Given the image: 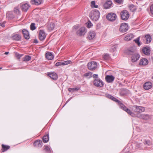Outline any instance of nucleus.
<instances>
[{"label":"nucleus","mask_w":153,"mask_h":153,"mask_svg":"<svg viewBox=\"0 0 153 153\" xmlns=\"http://www.w3.org/2000/svg\"><path fill=\"white\" fill-rule=\"evenodd\" d=\"M35 24L34 23H32L30 25V29L33 30H35L36 28V27L35 26Z\"/></svg>","instance_id":"obj_41"},{"label":"nucleus","mask_w":153,"mask_h":153,"mask_svg":"<svg viewBox=\"0 0 153 153\" xmlns=\"http://www.w3.org/2000/svg\"><path fill=\"white\" fill-rule=\"evenodd\" d=\"M11 39L14 40L20 41L21 39V36L19 34H14L12 35Z\"/></svg>","instance_id":"obj_16"},{"label":"nucleus","mask_w":153,"mask_h":153,"mask_svg":"<svg viewBox=\"0 0 153 153\" xmlns=\"http://www.w3.org/2000/svg\"><path fill=\"white\" fill-rule=\"evenodd\" d=\"M2 68V67H0V70Z\"/></svg>","instance_id":"obj_58"},{"label":"nucleus","mask_w":153,"mask_h":153,"mask_svg":"<svg viewBox=\"0 0 153 153\" xmlns=\"http://www.w3.org/2000/svg\"><path fill=\"white\" fill-rule=\"evenodd\" d=\"M152 60L153 61V58H152Z\"/></svg>","instance_id":"obj_59"},{"label":"nucleus","mask_w":153,"mask_h":153,"mask_svg":"<svg viewBox=\"0 0 153 153\" xmlns=\"http://www.w3.org/2000/svg\"><path fill=\"white\" fill-rule=\"evenodd\" d=\"M129 10L132 12H134L136 10V7L133 4H131L128 7Z\"/></svg>","instance_id":"obj_32"},{"label":"nucleus","mask_w":153,"mask_h":153,"mask_svg":"<svg viewBox=\"0 0 153 153\" xmlns=\"http://www.w3.org/2000/svg\"><path fill=\"white\" fill-rule=\"evenodd\" d=\"M95 4V1H92L91 2V6L92 8H94V6Z\"/></svg>","instance_id":"obj_44"},{"label":"nucleus","mask_w":153,"mask_h":153,"mask_svg":"<svg viewBox=\"0 0 153 153\" xmlns=\"http://www.w3.org/2000/svg\"><path fill=\"white\" fill-rule=\"evenodd\" d=\"M114 1L119 4H121L122 2V0H114Z\"/></svg>","instance_id":"obj_51"},{"label":"nucleus","mask_w":153,"mask_h":153,"mask_svg":"<svg viewBox=\"0 0 153 153\" xmlns=\"http://www.w3.org/2000/svg\"><path fill=\"white\" fill-rule=\"evenodd\" d=\"M55 27V24L54 23L51 22L48 26V30L51 31L53 30Z\"/></svg>","instance_id":"obj_31"},{"label":"nucleus","mask_w":153,"mask_h":153,"mask_svg":"<svg viewBox=\"0 0 153 153\" xmlns=\"http://www.w3.org/2000/svg\"><path fill=\"white\" fill-rule=\"evenodd\" d=\"M134 37L133 34H127L124 38L125 41H129L131 39Z\"/></svg>","instance_id":"obj_26"},{"label":"nucleus","mask_w":153,"mask_h":153,"mask_svg":"<svg viewBox=\"0 0 153 153\" xmlns=\"http://www.w3.org/2000/svg\"><path fill=\"white\" fill-rule=\"evenodd\" d=\"M93 77L94 78H98V75L97 74H94L93 76Z\"/></svg>","instance_id":"obj_53"},{"label":"nucleus","mask_w":153,"mask_h":153,"mask_svg":"<svg viewBox=\"0 0 153 153\" xmlns=\"http://www.w3.org/2000/svg\"><path fill=\"white\" fill-rule=\"evenodd\" d=\"M111 99L113 101L117 102L120 108L126 111L127 113L131 115L132 116H133V113L131 111L130 109L127 108L126 106L122 103L120 101L117 99L113 96H112Z\"/></svg>","instance_id":"obj_2"},{"label":"nucleus","mask_w":153,"mask_h":153,"mask_svg":"<svg viewBox=\"0 0 153 153\" xmlns=\"http://www.w3.org/2000/svg\"><path fill=\"white\" fill-rule=\"evenodd\" d=\"M16 56L19 59H20L22 56V55H20L18 53H16Z\"/></svg>","instance_id":"obj_50"},{"label":"nucleus","mask_w":153,"mask_h":153,"mask_svg":"<svg viewBox=\"0 0 153 153\" xmlns=\"http://www.w3.org/2000/svg\"><path fill=\"white\" fill-rule=\"evenodd\" d=\"M98 7V5H95L94 6V8H97Z\"/></svg>","instance_id":"obj_55"},{"label":"nucleus","mask_w":153,"mask_h":153,"mask_svg":"<svg viewBox=\"0 0 153 153\" xmlns=\"http://www.w3.org/2000/svg\"><path fill=\"white\" fill-rule=\"evenodd\" d=\"M46 56L49 60L52 59L53 57V56L51 52H48L46 53Z\"/></svg>","instance_id":"obj_30"},{"label":"nucleus","mask_w":153,"mask_h":153,"mask_svg":"<svg viewBox=\"0 0 153 153\" xmlns=\"http://www.w3.org/2000/svg\"><path fill=\"white\" fill-rule=\"evenodd\" d=\"M94 85L95 86L98 87H102L104 85L103 82L100 79H96L94 80Z\"/></svg>","instance_id":"obj_7"},{"label":"nucleus","mask_w":153,"mask_h":153,"mask_svg":"<svg viewBox=\"0 0 153 153\" xmlns=\"http://www.w3.org/2000/svg\"><path fill=\"white\" fill-rule=\"evenodd\" d=\"M144 39L146 40L145 44H148L151 41L152 38L151 36L149 34L146 35L144 36L143 37Z\"/></svg>","instance_id":"obj_17"},{"label":"nucleus","mask_w":153,"mask_h":153,"mask_svg":"<svg viewBox=\"0 0 153 153\" xmlns=\"http://www.w3.org/2000/svg\"><path fill=\"white\" fill-rule=\"evenodd\" d=\"M143 114H137V116L139 118L142 119Z\"/></svg>","instance_id":"obj_47"},{"label":"nucleus","mask_w":153,"mask_h":153,"mask_svg":"<svg viewBox=\"0 0 153 153\" xmlns=\"http://www.w3.org/2000/svg\"><path fill=\"white\" fill-rule=\"evenodd\" d=\"M152 87V84L150 82H147L145 83L144 85V88L146 90H148Z\"/></svg>","instance_id":"obj_24"},{"label":"nucleus","mask_w":153,"mask_h":153,"mask_svg":"<svg viewBox=\"0 0 153 153\" xmlns=\"http://www.w3.org/2000/svg\"><path fill=\"white\" fill-rule=\"evenodd\" d=\"M115 79V77L112 75H107L106 76L105 79L106 82L108 83H112L113 82Z\"/></svg>","instance_id":"obj_15"},{"label":"nucleus","mask_w":153,"mask_h":153,"mask_svg":"<svg viewBox=\"0 0 153 153\" xmlns=\"http://www.w3.org/2000/svg\"><path fill=\"white\" fill-rule=\"evenodd\" d=\"M88 68L91 71H94L97 67V63L94 61L89 62L87 65Z\"/></svg>","instance_id":"obj_4"},{"label":"nucleus","mask_w":153,"mask_h":153,"mask_svg":"<svg viewBox=\"0 0 153 153\" xmlns=\"http://www.w3.org/2000/svg\"><path fill=\"white\" fill-rule=\"evenodd\" d=\"M117 47V45H115L112 46L110 49V51L111 52H113L115 51Z\"/></svg>","instance_id":"obj_37"},{"label":"nucleus","mask_w":153,"mask_h":153,"mask_svg":"<svg viewBox=\"0 0 153 153\" xmlns=\"http://www.w3.org/2000/svg\"><path fill=\"white\" fill-rule=\"evenodd\" d=\"M33 42L35 43H38V41L37 39H34V40Z\"/></svg>","instance_id":"obj_54"},{"label":"nucleus","mask_w":153,"mask_h":153,"mask_svg":"<svg viewBox=\"0 0 153 153\" xmlns=\"http://www.w3.org/2000/svg\"><path fill=\"white\" fill-rule=\"evenodd\" d=\"M9 53V52H5V53H4V54H6V55H7V54H8Z\"/></svg>","instance_id":"obj_56"},{"label":"nucleus","mask_w":153,"mask_h":153,"mask_svg":"<svg viewBox=\"0 0 153 153\" xmlns=\"http://www.w3.org/2000/svg\"><path fill=\"white\" fill-rule=\"evenodd\" d=\"M126 53L127 54L132 55L131 60L132 62H136L140 58V55L136 52L134 49H131L128 50L126 51Z\"/></svg>","instance_id":"obj_1"},{"label":"nucleus","mask_w":153,"mask_h":153,"mask_svg":"<svg viewBox=\"0 0 153 153\" xmlns=\"http://www.w3.org/2000/svg\"><path fill=\"white\" fill-rule=\"evenodd\" d=\"M46 35L45 32L43 30H40L39 33V38L41 41L44 40L46 37Z\"/></svg>","instance_id":"obj_13"},{"label":"nucleus","mask_w":153,"mask_h":153,"mask_svg":"<svg viewBox=\"0 0 153 153\" xmlns=\"http://www.w3.org/2000/svg\"><path fill=\"white\" fill-rule=\"evenodd\" d=\"M95 36V32L93 31H91L89 33L88 38L89 39L91 40L94 38Z\"/></svg>","instance_id":"obj_23"},{"label":"nucleus","mask_w":153,"mask_h":153,"mask_svg":"<svg viewBox=\"0 0 153 153\" xmlns=\"http://www.w3.org/2000/svg\"><path fill=\"white\" fill-rule=\"evenodd\" d=\"M142 51L143 52L145 55H150V48L149 47H144L143 48Z\"/></svg>","instance_id":"obj_22"},{"label":"nucleus","mask_w":153,"mask_h":153,"mask_svg":"<svg viewBox=\"0 0 153 153\" xmlns=\"http://www.w3.org/2000/svg\"><path fill=\"white\" fill-rule=\"evenodd\" d=\"M92 25V24L91 22H88L87 25V27L88 28H90Z\"/></svg>","instance_id":"obj_49"},{"label":"nucleus","mask_w":153,"mask_h":153,"mask_svg":"<svg viewBox=\"0 0 153 153\" xmlns=\"http://www.w3.org/2000/svg\"><path fill=\"white\" fill-rule=\"evenodd\" d=\"M103 58L105 60H108L110 59V56L108 54L106 53L103 55Z\"/></svg>","instance_id":"obj_36"},{"label":"nucleus","mask_w":153,"mask_h":153,"mask_svg":"<svg viewBox=\"0 0 153 153\" xmlns=\"http://www.w3.org/2000/svg\"><path fill=\"white\" fill-rule=\"evenodd\" d=\"M78 28V27L77 26H74V28H75L76 29H77Z\"/></svg>","instance_id":"obj_57"},{"label":"nucleus","mask_w":153,"mask_h":153,"mask_svg":"<svg viewBox=\"0 0 153 153\" xmlns=\"http://www.w3.org/2000/svg\"><path fill=\"white\" fill-rule=\"evenodd\" d=\"M33 145L35 147L41 148L42 146L43 143L41 140H38L34 142Z\"/></svg>","instance_id":"obj_11"},{"label":"nucleus","mask_w":153,"mask_h":153,"mask_svg":"<svg viewBox=\"0 0 153 153\" xmlns=\"http://www.w3.org/2000/svg\"><path fill=\"white\" fill-rule=\"evenodd\" d=\"M152 79H153V77H152Z\"/></svg>","instance_id":"obj_60"},{"label":"nucleus","mask_w":153,"mask_h":153,"mask_svg":"<svg viewBox=\"0 0 153 153\" xmlns=\"http://www.w3.org/2000/svg\"><path fill=\"white\" fill-rule=\"evenodd\" d=\"M31 59V57L29 56H26L23 58V61H24L27 62L30 61Z\"/></svg>","instance_id":"obj_33"},{"label":"nucleus","mask_w":153,"mask_h":153,"mask_svg":"<svg viewBox=\"0 0 153 153\" xmlns=\"http://www.w3.org/2000/svg\"><path fill=\"white\" fill-rule=\"evenodd\" d=\"M116 14L113 13H108L106 16V18L109 21L113 22L117 18Z\"/></svg>","instance_id":"obj_5"},{"label":"nucleus","mask_w":153,"mask_h":153,"mask_svg":"<svg viewBox=\"0 0 153 153\" xmlns=\"http://www.w3.org/2000/svg\"><path fill=\"white\" fill-rule=\"evenodd\" d=\"M48 76L52 79L56 80L58 78V76L56 73L54 72H50L48 73Z\"/></svg>","instance_id":"obj_14"},{"label":"nucleus","mask_w":153,"mask_h":153,"mask_svg":"<svg viewBox=\"0 0 153 153\" xmlns=\"http://www.w3.org/2000/svg\"><path fill=\"white\" fill-rule=\"evenodd\" d=\"M42 1V0H31L30 2L32 4L38 5L41 4Z\"/></svg>","instance_id":"obj_27"},{"label":"nucleus","mask_w":153,"mask_h":153,"mask_svg":"<svg viewBox=\"0 0 153 153\" xmlns=\"http://www.w3.org/2000/svg\"><path fill=\"white\" fill-rule=\"evenodd\" d=\"M92 74L91 72L86 73L84 74V76L86 77H89V78H90L92 77Z\"/></svg>","instance_id":"obj_38"},{"label":"nucleus","mask_w":153,"mask_h":153,"mask_svg":"<svg viewBox=\"0 0 153 153\" xmlns=\"http://www.w3.org/2000/svg\"><path fill=\"white\" fill-rule=\"evenodd\" d=\"M150 10L151 13L153 15V4L151 6Z\"/></svg>","instance_id":"obj_48"},{"label":"nucleus","mask_w":153,"mask_h":153,"mask_svg":"<svg viewBox=\"0 0 153 153\" xmlns=\"http://www.w3.org/2000/svg\"><path fill=\"white\" fill-rule=\"evenodd\" d=\"M113 5L112 1L110 0H107L103 4V6L105 9L111 8Z\"/></svg>","instance_id":"obj_12"},{"label":"nucleus","mask_w":153,"mask_h":153,"mask_svg":"<svg viewBox=\"0 0 153 153\" xmlns=\"http://www.w3.org/2000/svg\"><path fill=\"white\" fill-rule=\"evenodd\" d=\"M14 12L17 14H19V11L17 7H15L14 8Z\"/></svg>","instance_id":"obj_43"},{"label":"nucleus","mask_w":153,"mask_h":153,"mask_svg":"<svg viewBox=\"0 0 153 153\" xmlns=\"http://www.w3.org/2000/svg\"><path fill=\"white\" fill-rule=\"evenodd\" d=\"M86 32V28L85 27H82L77 31L76 34L78 35L82 36L84 35Z\"/></svg>","instance_id":"obj_9"},{"label":"nucleus","mask_w":153,"mask_h":153,"mask_svg":"<svg viewBox=\"0 0 153 153\" xmlns=\"http://www.w3.org/2000/svg\"><path fill=\"white\" fill-rule=\"evenodd\" d=\"M43 150L45 152L50 153L53 152L52 150L50 147L47 145H45L44 146Z\"/></svg>","instance_id":"obj_28"},{"label":"nucleus","mask_w":153,"mask_h":153,"mask_svg":"<svg viewBox=\"0 0 153 153\" xmlns=\"http://www.w3.org/2000/svg\"><path fill=\"white\" fill-rule=\"evenodd\" d=\"M150 116L148 114H143L142 119L146 120H148L150 118Z\"/></svg>","instance_id":"obj_35"},{"label":"nucleus","mask_w":153,"mask_h":153,"mask_svg":"<svg viewBox=\"0 0 153 153\" xmlns=\"http://www.w3.org/2000/svg\"><path fill=\"white\" fill-rule=\"evenodd\" d=\"M6 23L5 22H4L3 23H0V26L4 27L5 26L4 25Z\"/></svg>","instance_id":"obj_52"},{"label":"nucleus","mask_w":153,"mask_h":153,"mask_svg":"<svg viewBox=\"0 0 153 153\" xmlns=\"http://www.w3.org/2000/svg\"><path fill=\"white\" fill-rule=\"evenodd\" d=\"M10 148V146L2 144L1 145V152H3L8 150Z\"/></svg>","instance_id":"obj_21"},{"label":"nucleus","mask_w":153,"mask_h":153,"mask_svg":"<svg viewBox=\"0 0 153 153\" xmlns=\"http://www.w3.org/2000/svg\"><path fill=\"white\" fill-rule=\"evenodd\" d=\"M128 29V25L126 23H122L120 26V31L121 32L124 33L126 32Z\"/></svg>","instance_id":"obj_8"},{"label":"nucleus","mask_w":153,"mask_h":153,"mask_svg":"<svg viewBox=\"0 0 153 153\" xmlns=\"http://www.w3.org/2000/svg\"><path fill=\"white\" fill-rule=\"evenodd\" d=\"M140 37H138L136 39H134V41L135 42L137 43L139 46H140L141 44L140 42Z\"/></svg>","instance_id":"obj_39"},{"label":"nucleus","mask_w":153,"mask_h":153,"mask_svg":"<svg viewBox=\"0 0 153 153\" xmlns=\"http://www.w3.org/2000/svg\"><path fill=\"white\" fill-rule=\"evenodd\" d=\"M43 142L44 143L48 142L49 140V135L48 134H45L42 138Z\"/></svg>","instance_id":"obj_29"},{"label":"nucleus","mask_w":153,"mask_h":153,"mask_svg":"<svg viewBox=\"0 0 153 153\" xmlns=\"http://www.w3.org/2000/svg\"><path fill=\"white\" fill-rule=\"evenodd\" d=\"M100 16V13L97 10L95 9L91 11L89 14V16L92 20L97 21L99 19Z\"/></svg>","instance_id":"obj_3"},{"label":"nucleus","mask_w":153,"mask_h":153,"mask_svg":"<svg viewBox=\"0 0 153 153\" xmlns=\"http://www.w3.org/2000/svg\"><path fill=\"white\" fill-rule=\"evenodd\" d=\"M148 60L145 58H143L140 59L139 64L140 65H145L148 64Z\"/></svg>","instance_id":"obj_25"},{"label":"nucleus","mask_w":153,"mask_h":153,"mask_svg":"<svg viewBox=\"0 0 153 153\" xmlns=\"http://www.w3.org/2000/svg\"><path fill=\"white\" fill-rule=\"evenodd\" d=\"M135 148L137 149H145V147L143 146V145L142 143H134Z\"/></svg>","instance_id":"obj_20"},{"label":"nucleus","mask_w":153,"mask_h":153,"mask_svg":"<svg viewBox=\"0 0 153 153\" xmlns=\"http://www.w3.org/2000/svg\"><path fill=\"white\" fill-rule=\"evenodd\" d=\"M144 145H147L148 146H150L152 144V142L149 140H146L144 143Z\"/></svg>","instance_id":"obj_42"},{"label":"nucleus","mask_w":153,"mask_h":153,"mask_svg":"<svg viewBox=\"0 0 153 153\" xmlns=\"http://www.w3.org/2000/svg\"><path fill=\"white\" fill-rule=\"evenodd\" d=\"M22 32L25 39H28L30 38V36L28 32L25 29H23Z\"/></svg>","instance_id":"obj_18"},{"label":"nucleus","mask_w":153,"mask_h":153,"mask_svg":"<svg viewBox=\"0 0 153 153\" xmlns=\"http://www.w3.org/2000/svg\"><path fill=\"white\" fill-rule=\"evenodd\" d=\"M133 109L136 112L140 113L143 112L145 110L144 107L137 105H134L133 106Z\"/></svg>","instance_id":"obj_10"},{"label":"nucleus","mask_w":153,"mask_h":153,"mask_svg":"<svg viewBox=\"0 0 153 153\" xmlns=\"http://www.w3.org/2000/svg\"><path fill=\"white\" fill-rule=\"evenodd\" d=\"M56 66H58L59 65H63L62 62H58L56 63L55 65Z\"/></svg>","instance_id":"obj_45"},{"label":"nucleus","mask_w":153,"mask_h":153,"mask_svg":"<svg viewBox=\"0 0 153 153\" xmlns=\"http://www.w3.org/2000/svg\"><path fill=\"white\" fill-rule=\"evenodd\" d=\"M62 62L63 65H67L68 64L72 63V61L71 60H68L64 62Z\"/></svg>","instance_id":"obj_40"},{"label":"nucleus","mask_w":153,"mask_h":153,"mask_svg":"<svg viewBox=\"0 0 153 153\" xmlns=\"http://www.w3.org/2000/svg\"><path fill=\"white\" fill-rule=\"evenodd\" d=\"M120 15L122 19L124 20H127L129 16L128 12L126 10L122 11L120 13Z\"/></svg>","instance_id":"obj_6"},{"label":"nucleus","mask_w":153,"mask_h":153,"mask_svg":"<svg viewBox=\"0 0 153 153\" xmlns=\"http://www.w3.org/2000/svg\"><path fill=\"white\" fill-rule=\"evenodd\" d=\"M79 88H68V91L71 92H73L75 91H77L79 90Z\"/></svg>","instance_id":"obj_34"},{"label":"nucleus","mask_w":153,"mask_h":153,"mask_svg":"<svg viewBox=\"0 0 153 153\" xmlns=\"http://www.w3.org/2000/svg\"><path fill=\"white\" fill-rule=\"evenodd\" d=\"M112 96H111V95L108 94H107V93H106L105 94V96L106 97H107V98H108L109 99H111V97H112Z\"/></svg>","instance_id":"obj_46"},{"label":"nucleus","mask_w":153,"mask_h":153,"mask_svg":"<svg viewBox=\"0 0 153 153\" xmlns=\"http://www.w3.org/2000/svg\"><path fill=\"white\" fill-rule=\"evenodd\" d=\"M29 5L27 3H25L22 6V10L23 11L26 12L27 11L29 7Z\"/></svg>","instance_id":"obj_19"}]
</instances>
